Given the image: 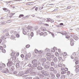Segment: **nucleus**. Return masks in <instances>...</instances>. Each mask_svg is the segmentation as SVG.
<instances>
[{
	"mask_svg": "<svg viewBox=\"0 0 79 79\" xmlns=\"http://www.w3.org/2000/svg\"><path fill=\"white\" fill-rule=\"evenodd\" d=\"M32 28V27L29 26H28L25 28L24 30H23V34L24 35H26V32H31V31Z\"/></svg>",
	"mask_w": 79,
	"mask_h": 79,
	"instance_id": "nucleus-1",
	"label": "nucleus"
},
{
	"mask_svg": "<svg viewBox=\"0 0 79 79\" xmlns=\"http://www.w3.org/2000/svg\"><path fill=\"white\" fill-rule=\"evenodd\" d=\"M13 58H11L10 60H8V63L7 64V66L10 67L12 66V64H13Z\"/></svg>",
	"mask_w": 79,
	"mask_h": 79,
	"instance_id": "nucleus-2",
	"label": "nucleus"
},
{
	"mask_svg": "<svg viewBox=\"0 0 79 79\" xmlns=\"http://www.w3.org/2000/svg\"><path fill=\"white\" fill-rule=\"evenodd\" d=\"M1 72L3 73H6L7 74L9 73L8 69L6 68H3L1 70Z\"/></svg>",
	"mask_w": 79,
	"mask_h": 79,
	"instance_id": "nucleus-3",
	"label": "nucleus"
},
{
	"mask_svg": "<svg viewBox=\"0 0 79 79\" xmlns=\"http://www.w3.org/2000/svg\"><path fill=\"white\" fill-rule=\"evenodd\" d=\"M26 71V73L28 74V73H30V74H32L34 72H33V70L32 69H29L27 70Z\"/></svg>",
	"mask_w": 79,
	"mask_h": 79,
	"instance_id": "nucleus-4",
	"label": "nucleus"
},
{
	"mask_svg": "<svg viewBox=\"0 0 79 79\" xmlns=\"http://www.w3.org/2000/svg\"><path fill=\"white\" fill-rule=\"evenodd\" d=\"M31 53H29L26 54L25 56V59L28 60L29 58H31Z\"/></svg>",
	"mask_w": 79,
	"mask_h": 79,
	"instance_id": "nucleus-5",
	"label": "nucleus"
},
{
	"mask_svg": "<svg viewBox=\"0 0 79 79\" xmlns=\"http://www.w3.org/2000/svg\"><path fill=\"white\" fill-rule=\"evenodd\" d=\"M77 56V55L75 52H74L71 56V58L72 59H74V58H76Z\"/></svg>",
	"mask_w": 79,
	"mask_h": 79,
	"instance_id": "nucleus-6",
	"label": "nucleus"
},
{
	"mask_svg": "<svg viewBox=\"0 0 79 79\" xmlns=\"http://www.w3.org/2000/svg\"><path fill=\"white\" fill-rule=\"evenodd\" d=\"M26 74V70L25 71L20 72L19 73V75L20 76H24V74Z\"/></svg>",
	"mask_w": 79,
	"mask_h": 79,
	"instance_id": "nucleus-7",
	"label": "nucleus"
},
{
	"mask_svg": "<svg viewBox=\"0 0 79 79\" xmlns=\"http://www.w3.org/2000/svg\"><path fill=\"white\" fill-rule=\"evenodd\" d=\"M30 68H35L36 67H37V66H38V64L37 63H35L34 64H33L32 65V66L31 65H30Z\"/></svg>",
	"mask_w": 79,
	"mask_h": 79,
	"instance_id": "nucleus-8",
	"label": "nucleus"
},
{
	"mask_svg": "<svg viewBox=\"0 0 79 79\" xmlns=\"http://www.w3.org/2000/svg\"><path fill=\"white\" fill-rule=\"evenodd\" d=\"M42 73L43 74L45 75V76H48V72L46 71L43 70L42 71Z\"/></svg>",
	"mask_w": 79,
	"mask_h": 79,
	"instance_id": "nucleus-9",
	"label": "nucleus"
},
{
	"mask_svg": "<svg viewBox=\"0 0 79 79\" xmlns=\"http://www.w3.org/2000/svg\"><path fill=\"white\" fill-rule=\"evenodd\" d=\"M16 68H19V66H21V67H23V66H23L22 64L20 65L19 63H17L16 64Z\"/></svg>",
	"mask_w": 79,
	"mask_h": 79,
	"instance_id": "nucleus-10",
	"label": "nucleus"
},
{
	"mask_svg": "<svg viewBox=\"0 0 79 79\" xmlns=\"http://www.w3.org/2000/svg\"><path fill=\"white\" fill-rule=\"evenodd\" d=\"M9 69L11 71V72H12V71H14L15 70V68H14V67L13 66H12L10 67Z\"/></svg>",
	"mask_w": 79,
	"mask_h": 79,
	"instance_id": "nucleus-11",
	"label": "nucleus"
},
{
	"mask_svg": "<svg viewBox=\"0 0 79 79\" xmlns=\"http://www.w3.org/2000/svg\"><path fill=\"white\" fill-rule=\"evenodd\" d=\"M55 50H57V48L55 47H54L53 48L51 49V52H55Z\"/></svg>",
	"mask_w": 79,
	"mask_h": 79,
	"instance_id": "nucleus-12",
	"label": "nucleus"
},
{
	"mask_svg": "<svg viewBox=\"0 0 79 79\" xmlns=\"http://www.w3.org/2000/svg\"><path fill=\"white\" fill-rule=\"evenodd\" d=\"M37 60L36 59H35L32 61L31 63L32 64H34L35 63H37Z\"/></svg>",
	"mask_w": 79,
	"mask_h": 79,
	"instance_id": "nucleus-13",
	"label": "nucleus"
},
{
	"mask_svg": "<svg viewBox=\"0 0 79 79\" xmlns=\"http://www.w3.org/2000/svg\"><path fill=\"white\" fill-rule=\"evenodd\" d=\"M50 67V66L48 65L47 64L45 66V67H44V68H45V69H48V68H49Z\"/></svg>",
	"mask_w": 79,
	"mask_h": 79,
	"instance_id": "nucleus-14",
	"label": "nucleus"
},
{
	"mask_svg": "<svg viewBox=\"0 0 79 79\" xmlns=\"http://www.w3.org/2000/svg\"><path fill=\"white\" fill-rule=\"evenodd\" d=\"M53 61L54 62H55V63H57V61H58V60L57 59V58H56V57H55L53 59Z\"/></svg>",
	"mask_w": 79,
	"mask_h": 79,
	"instance_id": "nucleus-15",
	"label": "nucleus"
},
{
	"mask_svg": "<svg viewBox=\"0 0 79 79\" xmlns=\"http://www.w3.org/2000/svg\"><path fill=\"white\" fill-rule=\"evenodd\" d=\"M6 24L5 22H0V25H5Z\"/></svg>",
	"mask_w": 79,
	"mask_h": 79,
	"instance_id": "nucleus-16",
	"label": "nucleus"
},
{
	"mask_svg": "<svg viewBox=\"0 0 79 79\" xmlns=\"http://www.w3.org/2000/svg\"><path fill=\"white\" fill-rule=\"evenodd\" d=\"M47 58L48 61H51L52 60V59L50 56H47Z\"/></svg>",
	"mask_w": 79,
	"mask_h": 79,
	"instance_id": "nucleus-17",
	"label": "nucleus"
},
{
	"mask_svg": "<svg viewBox=\"0 0 79 79\" xmlns=\"http://www.w3.org/2000/svg\"><path fill=\"white\" fill-rule=\"evenodd\" d=\"M56 75L57 78H60V74L57 73L56 74Z\"/></svg>",
	"mask_w": 79,
	"mask_h": 79,
	"instance_id": "nucleus-18",
	"label": "nucleus"
},
{
	"mask_svg": "<svg viewBox=\"0 0 79 79\" xmlns=\"http://www.w3.org/2000/svg\"><path fill=\"white\" fill-rule=\"evenodd\" d=\"M37 69L38 70H42L43 69V68L41 66H38Z\"/></svg>",
	"mask_w": 79,
	"mask_h": 79,
	"instance_id": "nucleus-19",
	"label": "nucleus"
},
{
	"mask_svg": "<svg viewBox=\"0 0 79 79\" xmlns=\"http://www.w3.org/2000/svg\"><path fill=\"white\" fill-rule=\"evenodd\" d=\"M62 35H67L68 33H66V32L65 31H63L62 33H61Z\"/></svg>",
	"mask_w": 79,
	"mask_h": 79,
	"instance_id": "nucleus-20",
	"label": "nucleus"
},
{
	"mask_svg": "<svg viewBox=\"0 0 79 79\" xmlns=\"http://www.w3.org/2000/svg\"><path fill=\"white\" fill-rule=\"evenodd\" d=\"M47 64L46 63V62H43L42 63V66H43L45 67L46 65Z\"/></svg>",
	"mask_w": 79,
	"mask_h": 79,
	"instance_id": "nucleus-21",
	"label": "nucleus"
},
{
	"mask_svg": "<svg viewBox=\"0 0 79 79\" xmlns=\"http://www.w3.org/2000/svg\"><path fill=\"white\" fill-rule=\"evenodd\" d=\"M51 65L52 66H55V63L53 62H51Z\"/></svg>",
	"mask_w": 79,
	"mask_h": 79,
	"instance_id": "nucleus-22",
	"label": "nucleus"
},
{
	"mask_svg": "<svg viewBox=\"0 0 79 79\" xmlns=\"http://www.w3.org/2000/svg\"><path fill=\"white\" fill-rule=\"evenodd\" d=\"M73 39L74 40H77V37H76V36H74L73 37Z\"/></svg>",
	"mask_w": 79,
	"mask_h": 79,
	"instance_id": "nucleus-23",
	"label": "nucleus"
},
{
	"mask_svg": "<svg viewBox=\"0 0 79 79\" xmlns=\"http://www.w3.org/2000/svg\"><path fill=\"white\" fill-rule=\"evenodd\" d=\"M41 61L44 63L45 62V61H47V60L45 58L41 59Z\"/></svg>",
	"mask_w": 79,
	"mask_h": 79,
	"instance_id": "nucleus-24",
	"label": "nucleus"
},
{
	"mask_svg": "<svg viewBox=\"0 0 79 79\" xmlns=\"http://www.w3.org/2000/svg\"><path fill=\"white\" fill-rule=\"evenodd\" d=\"M11 39L12 40H14L15 39V37L13 35H12L11 36Z\"/></svg>",
	"mask_w": 79,
	"mask_h": 79,
	"instance_id": "nucleus-25",
	"label": "nucleus"
},
{
	"mask_svg": "<svg viewBox=\"0 0 79 79\" xmlns=\"http://www.w3.org/2000/svg\"><path fill=\"white\" fill-rule=\"evenodd\" d=\"M45 52H50V49L48 48H46L45 50Z\"/></svg>",
	"mask_w": 79,
	"mask_h": 79,
	"instance_id": "nucleus-26",
	"label": "nucleus"
},
{
	"mask_svg": "<svg viewBox=\"0 0 79 79\" xmlns=\"http://www.w3.org/2000/svg\"><path fill=\"white\" fill-rule=\"evenodd\" d=\"M47 19H50V22L51 23H53V22H54V20H53V19H51L50 18H47Z\"/></svg>",
	"mask_w": 79,
	"mask_h": 79,
	"instance_id": "nucleus-27",
	"label": "nucleus"
},
{
	"mask_svg": "<svg viewBox=\"0 0 79 79\" xmlns=\"http://www.w3.org/2000/svg\"><path fill=\"white\" fill-rule=\"evenodd\" d=\"M65 76L62 75L60 77V79H64V78H65Z\"/></svg>",
	"mask_w": 79,
	"mask_h": 79,
	"instance_id": "nucleus-28",
	"label": "nucleus"
},
{
	"mask_svg": "<svg viewBox=\"0 0 79 79\" xmlns=\"http://www.w3.org/2000/svg\"><path fill=\"white\" fill-rule=\"evenodd\" d=\"M62 55L64 56H65L67 55V53L66 52H64L63 53Z\"/></svg>",
	"mask_w": 79,
	"mask_h": 79,
	"instance_id": "nucleus-29",
	"label": "nucleus"
},
{
	"mask_svg": "<svg viewBox=\"0 0 79 79\" xmlns=\"http://www.w3.org/2000/svg\"><path fill=\"white\" fill-rule=\"evenodd\" d=\"M50 55H51V54L50 53H47L46 54L47 56L50 57Z\"/></svg>",
	"mask_w": 79,
	"mask_h": 79,
	"instance_id": "nucleus-30",
	"label": "nucleus"
},
{
	"mask_svg": "<svg viewBox=\"0 0 79 79\" xmlns=\"http://www.w3.org/2000/svg\"><path fill=\"white\" fill-rule=\"evenodd\" d=\"M55 54L56 56H59L60 55V54H59V53L58 52L56 53Z\"/></svg>",
	"mask_w": 79,
	"mask_h": 79,
	"instance_id": "nucleus-31",
	"label": "nucleus"
},
{
	"mask_svg": "<svg viewBox=\"0 0 79 79\" xmlns=\"http://www.w3.org/2000/svg\"><path fill=\"white\" fill-rule=\"evenodd\" d=\"M51 76L52 79H55V75L54 74L52 75H51Z\"/></svg>",
	"mask_w": 79,
	"mask_h": 79,
	"instance_id": "nucleus-32",
	"label": "nucleus"
},
{
	"mask_svg": "<svg viewBox=\"0 0 79 79\" xmlns=\"http://www.w3.org/2000/svg\"><path fill=\"white\" fill-rule=\"evenodd\" d=\"M74 42V40L72 38H71L70 39V42Z\"/></svg>",
	"mask_w": 79,
	"mask_h": 79,
	"instance_id": "nucleus-33",
	"label": "nucleus"
},
{
	"mask_svg": "<svg viewBox=\"0 0 79 79\" xmlns=\"http://www.w3.org/2000/svg\"><path fill=\"white\" fill-rule=\"evenodd\" d=\"M54 68L53 67H51L50 68V71H54Z\"/></svg>",
	"mask_w": 79,
	"mask_h": 79,
	"instance_id": "nucleus-34",
	"label": "nucleus"
},
{
	"mask_svg": "<svg viewBox=\"0 0 79 79\" xmlns=\"http://www.w3.org/2000/svg\"><path fill=\"white\" fill-rule=\"evenodd\" d=\"M53 71V73L54 74H56L57 73V71L56 70H54Z\"/></svg>",
	"mask_w": 79,
	"mask_h": 79,
	"instance_id": "nucleus-35",
	"label": "nucleus"
},
{
	"mask_svg": "<svg viewBox=\"0 0 79 79\" xmlns=\"http://www.w3.org/2000/svg\"><path fill=\"white\" fill-rule=\"evenodd\" d=\"M11 20H10L5 22V23H11Z\"/></svg>",
	"mask_w": 79,
	"mask_h": 79,
	"instance_id": "nucleus-36",
	"label": "nucleus"
},
{
	"mask_svg": "<svg viewBox=\"0 0 79 79\" xmlns=\"http://www.w3.org/2000/svg\"><path fill=\"white\" fill-rule=\"evenodd\" d=\"M26 48H29V47H30V45L28 44L26 46Z\"/></svg>",
	"mask_w": 79,
	"mask_h": 79,
	"instance_id": "nucleus-37",
	"label": "nucleus"
},
{
	"mask_svg": "<svg viewBox=\"0 0 79 79\" xmlns=\"http://www.w3.org/2000/svg\"><path fill=\"white\" fill-rule=\"evenodd\" d=\"M7 31H7V30H6L4 31H3L2 32V34H4V33H5V32H7Z\"/></svg>",
	"mask_w": 79,
	"mask_h": 79,
	"instance_id": "nucleus-38",
	"label": "nucleus"
},
{
	"mask_svg": "<svg viewBox=\"0 0 79 79\" xmlns=\"http://www.w3.org/2000/svg\"><path fill=\"white\" fill-rule=\"evenodd\" d=\"M23 16H24V15H20L19 17V18H21V17H23Z\"/></svg>",
	"mask_w": 79,
	"mask_h": 79,
	"instance_id": "nucleus-39",
	"label": "nucleus"
},
{
	"mask_svg": "<svg viewBox=\"0 0 79 79\" xmlns=\"http://www.w3.org/2000/svg\"><path fill=\"white\" fill-rule=\"evenodd\" d=\"M31 37H33V36H34V33H33V32H31Z\"/></svg>",
	"mask_w": 79,
	"mask_h": 79,
	"instance_id": "nucleus-40",
	"label": "nucleus"
},
{
	"mask_svg": "<svg viewBox=\"0 0 79 79\" xmlns=\"http://www.w3.org/2000/svg\"><path fill=\"white\" fill-rule=\"evenodd\" d=\"M61 73L62 74H64L66 73V72L64 71H62L61 72Z\"/></svg>",
	"mask_w": 79,
	"mask_h": 79,
	"instance_id": "nucleus-41",
	"label": "nucleus"
},
{
	"mask_svg": "<svg viewBox=\"0 0 79 79\" xmlns=\"http://www.w3.org/2000/svg\"><path fill=\"white\" fill-rule=\"evenodd\" d=\"M16 37L17 38H19V34H17L16 35Z\"/></svg>",
	"mask_w": 79,
	"mask_h": 79,
	"instance_id": "nucleus-42",
	"label": "nucleus"
},
{
	"mask_svg": "<svg viewBox=\"0 0 79 79\" xmlns=\"http://www.w3.org/2000/svg\"><path fill=\"white\" fill-rule=\"evenodd\" d=\"M65 37L66 39H69L70 37V36L69 35H67V36H65Z\"/></svg>",
	"mask_w": 79,
	"mask_h": 79,
	"instance_id": "nucleus-43",
	"label": "nucleus"
},
{
	"mask_svg": "<svg viewBox=\"0 0 79 79\" xmlns=\"http://www.w3.org/2000/svg\"><path fill=\"white\" fill-rule=\"evenodd\" d=\"M2 50L3 53H5L6 52V50L4 49H3Z\"/></svg>",
	"mask_w": 79,
	"mask_h": 79,
	"instance_id": "nucleus-44",
	"label": "nucleus"
},
{
	"mask_svg": "<svg viewBox=\"0 0 79 79\" xmlns=\"http://www.w3.org/2000/svg\"><path fill=\"white\" fill-rule=\"evenodd\" d=\"M70 44L71 46H73V45H74V42H70Z\"/></svg>",
	"mask_w": 79,
	"mask_h": 79,
	"instance_id": "nucleus-45",
	"label": "nucleus"
},
{
	"mask_svg": "<svg viewBox=\"0 0 79 79\" xmlns=\"http://www.w3.org/2000/svg\"><path fill=\"white\" fill-rule=\"evenodd\" d=\"M58 67H61V66H62V64H58Z\"/></svg>",
	"mask_w": 79,
	"mask_h": 79,
	"instance_id": "nucleus-46",
	"label": "nucleus"
},
{
	"mask_svg": "<svg viewBox=\"0 0 79 79\" xmlns=\"http://www.w3.org/2000/svg\"><path fill=\"white\" fill-rule=\"evenodd\" d=\"M21 58H23L24 57V55L23 54H21Z\"/></svg>",
	"mask_w": 79,
	"mask_h": 79,
	"instance_id": "nucleus-47",
	"label": "nucleus"
},
{
	"mask_svg": "<svg viewBox=\"0 0 79 79\" xmlns=\"http://www.w3.org/2000/svg\"><path fill=\"white\" fill-rule=\"evenodd\" d=\"M39 51H38V50L36 49L35 50V53H38Z\"/></svg>",
	"mask_w": 79,
	"mask_h": 79,
	"instance_id": "nucleus-48",
	"label": "nucleus"
},
{
	"mask_svg": "<svg viewBox=\"0 0 79 79\" xmlns=\"http://www.w3.org/2000/svg\"><path fill=\"white\" fill-rule=\"evenodd\" d=\"M68 70V69L67 68H65L64 69V71H67Z\"/></svg>",
	"mask_w": 79,
	"mask_h": 79,
	"instance_id": "nucleus-49",
	"label": "nucleus"
},
{
	"mask_svg": "<svg viewBox=\"0 0 79 79\" xmlns=\"http://www.w3.org/2000/svg\"><path fill=\"white\" fill-rule=\"evenodd\" d=\"M58 60H61V59H62V58H61V57H58Z\"/></svg>",
	"mask_w": 79,
	"mask_h": 79,
	"instance_id": "nucleus-50",
	"label": "nucleus"
},
{
	"mask_svg": "<svg viewBox=\"0 0 79 79\" xmlns=\"http://www.w3.org/2000/svg\"><path fill=\"white\" fill-rule=\"evenodd\" d=\"M39 53L40 54L42 53V51L41 50L39 51Z\"/></svg>",
	"mask_w": 79,
	"mask_h": 79,
	"instance_id": "nucleus-51",
	"label": "nucleus"
},
{
	"mask_svg": "<svg viewBox=\"0 0 79 79\" xmlns=\"http://www.w3.org/2000/svg\"><path fill=\"white\" fill-rule=\"evenodd\" d=\"M67 75H69V74H70V72L69 71L67 72Z\"/></svg>",
	"mask_w": 79,
	"mask_h": 79,
	"instance_id": "nucleus-52",
	"label": "nucleus"
},
{
	"mask_svg": "<svg viewBox=\"0 0 79 79\" xmlns=\"http://www.w3.org/2000/svg\"><path fill=\"white\" fill-rule=\"evenodd\" d=\"M78 63H79V61H76L75 62V64H78Z\"/></svg>",
	"mask_w": 79,
	"mask_h": 79,
	"instance_id": "nucleus-53",
	"label": "nucleus"
},
{
	"mask_svg": "<svg viewBox=\"0 0 79 79\" xmlns=\"http://www.w3.org/2000/svg\"><path fill=\"white\" fill-rule=\"evenodd\" d=\"M54 74H53V73H52V72H51L50 73V75L51 76H52Z\"/></svg>",
	"mask_w": 79,
	"mask_h": 79,
	"instance_id": "nucleus-54",
	"label": "nucleus"
},
{
	"mask_svg": "<svg viewBox=\"0 0 79 79\" xmlns=\"http://www.w3.org/2000/svg\"><path fill=\"white\" fill-rule=\"evenodd\" d=\"M50 20L48 19L47 21H46V22H47L48 23H49V22H50Z\"/></svg>",
	"mask_w": 79,
	"mask_h": 79,
	"instance_id": "nucleus-55",
	"label": "nucleus"
},
{
	"mask_svg": "<svg viewBox=\"0 0 79 79\" xmlns=\"http://www.w3.org/2000/svg\"><path fill=\"white\" fill-rule=\"evenodd\" d=\"M50 57L52 59V58H54V56H53V55H52L51 56H50Z\"/></svg>",
	"mask_w": 79,
	"mask_h": 79,
	"instance_id": "nucleus-56",
	"label": "nucleus"
},
{
	"mask_svg": "<svg viewBox=\"0 0 79 79\" xmlns=\"http://www.w3.org/2000/svg\"><path fill=\"white\" fill-rule=\"evenodd\" d=\"M3 69V67L0 66V70H1Z\"/></svg>",
	"mask_w": 79,
	"mask_h": 79,
	"instance_id": "nucleus-57",
	"label": "nucleus"
},
{
	"mask_svg": "<svg viewBox=\"0 0 79 79\" xmlns=\"http://www.w3.org/2000/svg\"><path fill=\"white\" fill-rule=\"evenodd\" d=\"M9 34H8V32H7V33H6V36H8V35Z\"/></svg>",
	"mask_w": 79,
	"mask_h": 79,
	"instance_id": "nucleus-58",
	"label": "nucleus"
},
{
	"mask_svg": "<svg viewBox=\"0 0 79 79\" xmlns=\"http://www.w3.org/2000/svg\"><path fill=\"white\" fill-rule=\"evenodd\" d=\"M1 65L2 66H5V64H2Z\"/></svg>",
	"mask_w": 79,
	"mask_h": 79,
	"instance_id": "nucleus-59",
	"label": "nucleus"
},
{
	"mask_svg": "<svg viewBox=\"0 0 79 79\" xmlns=\"http://www.w3.org/2000/svg\"><path fill=\"white\" fill-rule=\"evenodd\" d=\"M3 47L2 46H0V50H2L3 49Z\"/></svg>",
	"mask_w": 79,
	"mask_h": 79,
	"instance_id": "nucleus-60",
	"label": "nucleus"
},
{
	"mask_svg": "<svg viewBox=\"0 0 79 79\" xmlns=\"http://www.w3.org/2000/svg\"><path fill=\"white\" fill-rule=\"evenodd\" d=\"M46 63L47 65H48V64H50V63L48 62V61Z\"/></svg>",
	"mask_w": 79,
	"mask_h": 79,
	"instance_id": "nucleus-61",
	"label": "nucleus"
},
{
	"mask_svg": "<svg viewBox=\"0 0 79 79\" xmlns=\"http://www.w3.org/2000/svg\"><path fill=\"white\" fill-rule=\"evenodd\" d=\"M35 10V11H37V10H38V7H36Z\"/></svg>",
	"mask_w": 79,
	"mask_h": 79,
	"instance_id": "nucleus-62",
	"label": "nucleus"
},
{
	"mask_svg": "<svg viewBox=\"0 0 79 79\" xmlns=\"http://www.w3.org/2000/svg\"><path fill=\"white\" fill-rule=\"evenodd\" d=\"M40 35H44V33L41 32L40 33Z\"/></svg>",
	"mask_w": 79,
	"mask_h": 79,
	"instance_id": "nucleus-63",
	"label": "nucleus"
},
{
	"mask_svg": "<svg viewBox=\"0 0 79 79\" xmlns=\"http://www.w3.org/2000/svg\"><path fill=\"white\" fill-rule=\"evenodd\" d=\"M3 47V48H6V45H3V47Z\"/></svg>",
	"mask_w": 79,
	"mask_h": 79,
	"instance_id": "nucleus-64",
	"label": "nucleus"
}]
</instances>
